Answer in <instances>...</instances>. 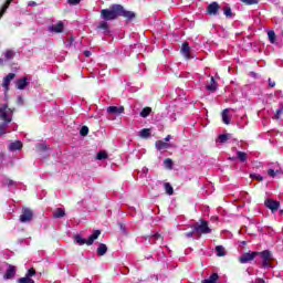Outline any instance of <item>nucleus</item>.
<instances>
[{"label": "nucleus", "mask_w": 283, "mask_h": 283, "mask_svg": "<svg viewBox=\"0 0 283 283\" xmlns=\"http://www.w3.org/2000/svg\"><path fill=\"white\" fill-rule=\"evenodd\" d=\"M216 251H217L218 258H224V255H227V252L224 251V247L222 245H217Z\"/></svg>", "instance_id": "28"}, {"label": "nucleus", "mask_w": 283, "mask_h": 283, "mask_svg": "<svg viewBox=\"0 0 283 283\" xmlns=\"http://www.w3.org/2000/svg\"><path fill=\"white\" fill-rule=\"evenodd\" d=\"M81 3V0H67L69 6H78Z\"/></svg>", "instance_id": "44"}, {"label": "nucleus", "mask_w": 283, "mask_h": 283, "mask_svg": "<svg viewBox=\"0 0 283 283\" xmlns=\"http://www.w3.org/2000/svg\"><path fill=\"white\" fill-rule=\"evenodd\" d=\"M223 14L227 19H231V17H233V10H231L230 6L223 7Z\"/></svg>", "instance_id": "24"}, {"label": "nucleus", "mask_w": 283, "mask_h": 283, "mask_svg": "<svg viewBox=\"0 0 283 283\" xmlns=\"http://www.w3.org/2000/svg\"><path fill=\"white\" fill-rule=\"evenodd\" d=\"M8 185H9V187H12V185H14V181L12 179H10Z\"/></svg>", "instance_id": "54"}, {"label": "nucleus", "mask_w": 283, "mask_h": 283, "mask_svg": "<svg viewBox=\"0 0 283 283\" xmlns=\"http://www.w3.org/2000/svg\"><path fill=\"white\" fill-rule=\"evenodd\" d=\"M36 149L38 151H48V146H45L44 144H38Z\"/></svg>", "instance_id": "40"}, {"label": "nucleus", "mask_w": 283, "mask_h": 283, "mask_svg": "<svg viewBox=\"0 0 283 283\" xmlns=\"http://www.w3.org/2000/svg\"><path fill=\"white\" fill-rule=\"evenodd\" d=\"M8 129V124L1 123L0 124V136H3L6 134V130Z\"/></svg>", "instance_id": "37"}, {"label": "nucleus", "mask_w": 283, "mask_h": 283, "mask_svg": "<svg viewBox=\"0 0 283 283\" xmlns=\"http://www.w3.org/2000/svg\"><path fill=\"white\" fill-rule=\"evenodd\" d=\"M109 156L107 155V151L101 150L96 155V160H107Z\"/></svg>", "instance_id": "23"}, {"label": "nucleus", "mask_w": 283, "mask_h": 283, "mask_svg": "<svg viewBox=\"0 0 283 283\" xmlns=\"http://www.w3.org/2000/svg\"><path fill=\"white\" fill-rule=\"evenodd\" d=\"M193 234L196 235L195 228H192V231L187 232V233L185 234V237H186V238H193Z\"/></svg>", "instance_id": "46"}, {"label": "nucleus", "mask_w": 283, "mask_h": 283, "mask_svg": "<svg viewBox=\"0 0 283 283\" xmlns=\"http://www.w3.org/2000/svg\"><path fill=\"white\" fill-rule=\"evenodd\" d=\"M262 260V268L263 269H273V264L271 263L273 260V253L270 250H264L262 252H258Z\"/></svg>", "instance_id": "4"}, {"label": "nucleus", "mask_w": 283, "mask_h": 283, "mask_svg": "<svg viewBox=\"0 0 283 283\" xmlns=\"http://www.w3.org/2000/svg\"><path fill=\"white\" fill-rule=\"evenodd\" d=\"M254 283H266V281H264V279H256Z\"/></svg>", "instance_id": "49"}, {"label": "nucleus", "mask_w": 283, "mask_h": 283, "mask_svg": "<svg viewBox=\"0 0 283 283\" xmlns=\"http://www.w3.org/2000/svg\"><path fill=\"white\" fill-rule=\"evenodd\" d=\"M28 84V77L20 78L15 82L17 90H25Z\"/></svg>", "instance_id": "16"}, {"label": "nucleus", "mask_w": 283, "mask_h": 283, "mask_svg": "<svg viewBox=\"0 0 283 283\" xmlns=\"http://www.w3.org/2000/svg\"><path fill=\"white\" fill-rule=\"evenodd\" d=\"M101 235V230H95L87 240H85L81 234H76L74 237L75 244H78V247H83L86 244L87 247H92L94 244L95 240H98V237Z\"/></svg>", "instance_id": "2"}, {"label": "nucleus", "mask_w": 283, "mask_h": 283, "mask_svg": "<svg viewBox=\"0 0 283 283\" xmlns=\"http://www.w3.org/2000/svg\"><path fill=\"white\" fill-rule=\"evenodd\" d=\"M3 14H6V11H3V7H2V9L0 11V19H1V17H3Z\"/></svg>", "instance_id": "53"}, {"label": "nucleus", "mask_w": 283, "mask_h": 283, "mask_svg": "<svg viewBox=\"0 0 283 283\" xmlns=\"http://www.w3.org/2000/svg\"><path fill=\"white\" fill-rule=\"evenodd\" d=\"M165 143H169V140H171V135H168L164 138Z\"/></svg>", "instance_id": "50"}, {"label": "nucleus", "mask_w": 283, "mask_h": 283, "mask_svg": "<svg viewBox=\"0 0 283 283\" xmlns=\"http://www.w3.org/2000/svg\"><path fill=\"white\" fill-rule=\"evenodd\" d=\"M207 14L210 17H216L218 15V12H220V4L218 2H211L206 10Z\"/></svg>", "instance_id": "8"}, {"label": "nucleus", "mask_w": 283, "mask_h": 283, "mask_svg": "<svg viewBox=\"0 0 283 283\" xmlns=\"http://www.w3.org/2000/svg\"><path fill=\"white\" fill-rule=\"evenodd\" d=\"M105 253H107V244L101 243L97 248V255H99V258H103Z\"/></svg>", "instance_id": "22"}, {"label": "nucleus", "mask_w": 283, "mask_h": 283, "mask_svg": "<svg viewBox=\"0 0 283 283\" xmlns=\"http://www.w3.org/2000/svg\"><path fill=\"white\" fill-rule=\"evenodd\" d=\"M221 116H222V122L224 123V125H230L231 118H229V108L223 109L221 113Z\"/></svg>", "instance_id": "21"}, {"label": "nucleus", "mask_w": 283, "mask_h": 283, "mask_svg": "<svg viewBox=\"0 0 283 283\" xmlns=\"http://www.w3.org/2000/svg\"><path fill=\"white\" fill-rule=\"evenodd\" d=\"M8 112H11L12 114L14 109L9 108L8 104H3L2 107H0V120H3L2 123H6V124L12 123V118L8 116Z\"/></svg>", "instance_id": "6"}, {"label": "nucleus", "mask_w": 283, "mask_h": 283, "mask_svg": "<svg viewBox=\"0 0 283 283\" xmlns=\"http://www.w3.org/2000/svg\"><path fill=\"white\" fill-rule=\"evenodd\" d=\"M208 92H216V90H218V82H216L214 77L210 78V84L206 86Z\"/></svg>", "instance_id": "20"}, {"label": "nucleus", "mask_w": 283, "mask_h": 283, "mask_svg": "<svg viewBox=\"0 0 283 283\" xmlns=\"http://www.w3.org/2000/svg\"><path fill=\"white\" fill-rule=\"evenodd\" d=\"M29 6H31V7H33V8H34V7H36V2H34V1H30V2H29Z\"/></svg>", "instance_id": "51"}, {"label": "nucleus", "mask_w": 283, "mask_h": 283, "mask_svg": "<svg viewBox=\"0 0 283 283\" xmlns=\"http://www.w3.org/2000/svg\"><path fill=\"white\" fill-rule=\"evenodd\" d=\"M252 180H259L260 182H262V180H264V177H262L261 175H251Z\"/></svg>", "instance_id": "41"}, {"label": "nucleus", "mask_w": 283, "mask_h": 283, "mask_svg": "<svg viewBox=\"0 0 283 283\" xmlns=\"http://www.w3.org/2000/svg\"><path fill=\"white\" fill-rule=\"evenodd\" d=\"M87 134H90V127L87 126H82V128L80 129V136H87Z\"/></svg>", "instance_id": "35"}, {"label": "nucleus", "mask_w": 283, "mask_h": 283, "mask_svg": "<svg viewBox=\"0 0 283 283\" xmlns=\"http://www.w3.org/2000/svg\"><path fill=\"white\" fill-rule=\"evenodd\" d=\"M229 160H238V157H230Z\"/></svg>", "instance_id": "56"}, {"label": "nucleus", "mask_w": 283, "mask_h": 283, "mask_svg": "<svg viewBox=\"0 0 283 283\" xmlns=\"http://www.w3.org/2000/svg\"><path fill=\"white\" fill-rule=\"evenodd\" d=\"M18 283H35L30 276L20 277Z\"/></svg>", "instance_id": "34"}, {"label": "nucleus", "mask_w": 283, "mask_h": 283, "mask_svg": "<svg viewBox=\"0 0 283 283\" xmlns=\"http://www.w3.org/2000/svg\"><path fill=\"white\" fill-rule=\"evenodd\" d=\"M220 275L218 273H212L208 279L202 280L201 283H218Z\"/></svg>", "instance_id": "18"}, {"label": "nucleus", "mask_w": 283, "mask_h": 283, "mask_svg": "<svg viewBox=\"0 0 283 283\" xmlns=\"http://www.w3.org/2000/svg\"><path fill=\"white\" fill-rule=\"evenodd\" d=\"M4 56L7 60H10L14 56V52L12 50H7Z\"/></svg>", "instance_id": "39"}, {"label": "nucleus", "mask_w": 283, "mask_h": 283, "mask_svg": "<svg viewBox=\"0 0 283 283\" xmlns=\"http://www.w3.org/2000/svg\"><path fill=\"white\" fill-rule=\"evenodd\" d=\"M256 255H258V252L244 253L239 258V262L240 264H249V262H252V260H255Z\"/></svg>", "instance_id": "9"}, {"label": "nucleus", "mask_w": 283, "mask_h": 283, "mask_svg": "<svg viewBox=\"0 0 283 283\" xmlns=\"http://www.w3.org/2000/svg\"><path fill=\"white\" fill-rule=\"evenodd\" d=\"M229 138H231L230 134H221V135H219V143H227V140H229Z\"/></svg>", "instance_id": "33"}, {"label": "nucleus", "mask_w": 283, "mask_h": 283, "mask_svg": "<svg viewBox=\"0 0 283 283\" xmlns=\"http://www.w3.org/2000/svg\"><path fill=\"white\" fill-rule=\"evenodd\" d=\"M181 53L186 59H191V48L189 46V42L182 43Z\"/></svg>", "instance_id": "13"}, {"label": "nucleus", "mask_w": 283, "mask_h": 283, "mask_svg": "<svg viewBox=\"0 0 283 283\" xmlns=\"http://www.w3.org/2000/svg\"><path fill=\"white\" fill-rule=\"evenodd\" d=\"M118 17H123L126 21H134L136 13L134 11H127L123 4H113L109 9H103L101 11V18L104 21H116Z\"/></svg>", "instance_id": "1"}, {"label": "nucleus", "mask_w": 283, "mask_h": 283, "mask_svg": "<svg viewBox=\"0 0 283 283\" xmlns=\"http://www.w3.org/2000/svg\"><path fill=\"white\" fill-rule=\"evenodd\" d=\"M237 158L240 160V163H247V153L244 151H237Z\"/></svg>", "instance_id": "30"}, {"label": "nucleus", "mask_w": 283, "mask_h": 283, "mask_svg": "<svg viewBox=\"0 0 283 283\" xmlns=\"http://www.w3.org/2000/svg\"><path fill=\"white\" fill-rule=\"evenodd\" d=\"M153 238H154L155 240H157V242H163V240H164L163 234H159V233L154 234Z\"/></svg>", "instance_id": "43"}, {"label": "nucleus", "mask_w": 283, "mask_h": 283, "mask_svg": "<svg viewBox=\"0 0 283 283\" xmlns=\"http://www.w3.org/2000/svg\"><path fill=\"white\" fill-rule=\"evenodd\" d=\"M63 28H65V24H63V21H59L55 25L51 27V31L56 32V34H61V32H63Z\"/></svg>", "instance_id": "17"}, {"label": "nucleus", "mask_w": 283, "mask_h": 283, "mask_svg": "<svg viewBox=\"0 0 283 283\" xmlns=\"http://www.w3.org/2000/svg\"><path fill=\"white\" fill-rule=\"evenodd\" d=\"M139 136L142 138H149V136H151V129L149 128H143L139 133Z\"/></svg>", "instance_id": "29"}, {"label": "nucleus", "mask_w": 283, "mask_h": 283, "mask_svg": "<svg viewBox=\"0 0 283 283\" xmlns=\"http://www.w3.org/2000/svg\"><path fill=\"white\" fill-rule=\"evenodd\" d=\"M97 31H102L105 36H109L112 34V29L109 28V23L106 20H103L96 27Z\"/></svg>", "instance_id": "7"}, {"label": "nucleus", "mask_w": 283, "mask_h": 283, "mask_svg": "<svg viewBox=\"0 0 283 283\" xmlns=\"http://www.w3.org/2000/svg\"><path fill=\"white\" fill-rule=\"evenodd\" d=\"M191 229H195L196 235H198L199 238L211 233V228H209V221H207L205 219H201L200 223L196 222L191 227Z\"/></svg>", "instance_id": "3"}, {"label": "nucleus", "mask_w": 283, "mask_h": 283, "mask_svg": "<svg viewBox=\"0 0 283 283\" xmlns=\"http://www.w3.org/2000/svg\"><path fill=\"white\" fill-rule=\"evenodd\" d=\"M17 275V266L9 264L8 269L3 275L4 280H12Z\"/></svg>", "instance_id": "11"}, {"label": "nucleus", "mask_w": 283, "mask_h": 283, "mask_svg": "<svg viewBox=\"0 0 283 283\" xmlns=\"http://www.w3.org/2000/svg\"><path fill=\"white\" fill-rule=\"evenodd\" d=\"M10 3H12V0H7L6 3L2 6L3 7V12L10 8Z\"/></svg>", "instance_id": "45"}, {"label": "nucleus", "mask_w": 283, "mask_h": 283, "mask_svg": "<svg viewBox=\"0 0 283 283\" xmlns=\"http://www.w3.org/2000/svg\"><path fill=\"white\" fill-rule=\"evenodd\" d=\"M264 205L268 209H271L272 213H275V211H277V209H280L279 201L273 200V199H266Z\"/></svg>", "instance_id": "10"}, {"label": "nucleus", "mask_w": 283, "mask_h": 283, "mask_svg": "<svg viewBox=\"0 0 283 283\" xmlns=\"http://www.w3.org/2000/svg\"><path fill=\"white\" fill-rule=\"evenodd\" d=\"M10 151H21L23 149V143L21 142H13L9 145Z\"/></svg>", "instance_id": "15"}, {"label": "nucleus", "mask_w": 283, "mask_h": 283, "mask_svg": "<svg viewBox=\"0 0 283 283\" xmlns=\"http://www.w3.org/2000/svg\"><path fill=\"white\" fill-rule=\"evenodd\" d=\"M283 113V105L281 104L280 108L276 109V113L274 115V118H280V115Z\"/></svg>", "instance_id": "42"}, {"label": "nucleus", "mask_w": 283, "mask_h": 283, "mask_svg": "<svg viewBox=\"0 0 283 283\" xmlns=\"http://www.w3.org/2000/svg\"><path fill=\"white\" fill-rule=\"evenodd\" d=\"M149 114H151V107L146 106L142 109L139 116H142V118H147V116H149Z\"/></svg>", "instance_id": "26"}, {"label": "nucleus", "mask_w": 283, "mask_h": 283, "mask_svg": "<svg viewBox=\"0 0 283 283\" xmlns=\"http://www.w3.org/2000/svg\"><path fill=\"white\" fill-rule=\"evenodd\" d=\"M119 229H120L122 231H125V226H124L123 223H119Z\"/></svg>", "instance_id": "55"}, {"label": "nucleus", "mask_w": 283, "mask_h": 283, "mask_svg": "<svg viewBox=\"0 0 283 283\" xmlns=\"http://www.w3.org/2000/svg\"><path fill=\"white\" fill-rule=\"evenodd\" d=\"M14 76H17V74L14 73H9L4 78H3V87H6V90H8V87H10V82L14 78Z\"/></svg>", "instance_id": "19"}, {"label": "nucleus", "mask_w": 283, "mask_h": 283, "mask_svg": "<svg viewBox=\"0 0 283 283\" xmlns=\"http://www.w3.org/2000/svg\"><path fill=\"white\" fill-rule=\"evenodd\" d=\"M34 275H36V270H34V268L29 269L27 274H25V276L30 277V279L34 277Z\"/></svg>", "instance_id": "38"}, {"label": "nucleus", "mask_w": 283, "mask_h": 283, "mask_svg": "<svg viewBox=\"0 0 283 283\" xmlns=\"http://www.w3.org/2000/svg\"><path fill=\"white\" fill-rule=\"evenodd\" d=\"M125 112V106H109L107 107L108 114H114L115 116H118Z\"/></svg>", "instance_id": "12"}, {"label": "nucleus", "mask_w": 283, "mask_h": 283, "mask_svg": "<svg viewBox=\"0 0 283 283\" xmlns=\"http://www.w3.org/2000/svg\"><path fill=\"white\" fill-rule=\"evenodd\" d=\"M268 36H269L270 43H275V39H276L275 31H269Z\"/></svg>", "instance_id": "36"}, {"label": "nucleus", "mask_w": 283, "mask_h": 283, "mask_svg": "<svg viewBox=\"0 0 283 283\" xmlns=\"http://www.w3.org/2000/svg\"><path fill=\"white\" fill-rule=\"evenodd\" d=\"M164 165H165L166 169H174V160H171V158L165 159Z\"/></svg>", "instance_id": "31"}, {"label": "nucleus", "mask_w": 283, "mask_h": 283, "mask_svg": "<svg viewBox=\"0 0 283 283\" xmlns=\"http://www.w3.org/2000/svg\"><path fill=\"white\" fill-rule=\"evenodd\" d=\"M241 2L245 6H258V3H260V0H241Z\"/></svg>", "instance_id": "32"}, {"label": "nucleus", "mask_w": 283, "mask_h": 283, "mask_svg": "<svg viewBox=\"0 0 283 283\" xmlns=\"http://www.w3.org/2000/svg\"><path fill=\"white\" fill-rule=\"evenodd\" d=\"M155 147H156V149H158V151H163V149L171 148V144H169L167 142H163V140H157L155 143Z\"/></svg>", "instance_id": "14"}, {"label": "nucleus", "mask_w": 283, "mask_h": 283, "mask_svg": "<svg viewBox=\"0 0 283 283\" xmlns=\"http://www.w3.org/2000/svg\"><path fill=\"white\" fill-rule=\"evenodd\" d=\"M268 83H269V87H275V81L269 78Z\"/></svg>", "instance_id": "48"}, {"label": "nucleus", "mask_w": 283, "mask_h": 283, "mask_svg": "<svg viewBox=\"0 0 283 283\" xmlns=\"http://www.w3.org/2000/svg\"><path fill=\"white\" fill-rule=\"evenodd\" d=\"M53 218H65V210H63L62 208H57L53 212Z\"/></svg>", "instance_id": "27"}, {"label": "nucleus", "mask_w": 283, "mask_h": 283, "mask_svg": "<svg viewBox=\"0 0 283 283\" xmlns=\"http://www.w3.org/2000/svg\"><path fill=\"white\" fill-rule=\"evenodd\" d=\"M268 176H271V178H275V170L274 169H269L268 170Z\"/></svg>", "instance_id": "47"}, {"label": "nucleus", "mask_w": 283, "mask_h": 283, "mask_svg": "<svg viewBox=\"0 0 283 283\" xmlns=\"http://www.w3.org/2000/svg\"><path fill=\"white\" fill-rule=\"evenodd\" d=\"M19 101H23L21 97H19Z\"/></svg>", "instance_id": "57"}, {"label": "nucleus", "mask_w": 283, "mask_h": 283, "mask_svg": "<svg viewBox=\"0 0 283 283\" xmlns=\"http://www.w3.org/2000/svg\"><path fill=\"white\" fill-rule=\"evenodd\" d=\"M164 189L168 196H174V187L169 182L164 184Z\"/></svg>", "instance_id": "25"}, {"label": "nucleus", "mask_w": 283, "mask_h": 283, "mask_svg": "<svg viewBox=\"0 0 283 283\" xmlns=\"http://www.w3.org/2000/svg\"><path fill=\"white\" fill-rule=\"evenodd\" d=\"M92 53L90 51H84V56H91Z\"/></svg>", "instance_id": "52"}, {"label": "nucleus", "mask_w": 283, "mask_h": 283, "mask_svg": "<svg viewBox=\"0 0 283 283\" xmlns=\"http://www.w3.org/2000/svg\"><path fill=\"white\" fill-rule=\"evenodd\" d=\"M19 220L22 224L32 222V220H34V211L28 207H23Z\"/></svg>", "instance_id": "5"}]
</instances>
